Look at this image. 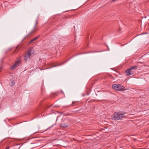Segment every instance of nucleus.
I'll list each match as a JSON object with an SVG mask.
<instances>
[{
  "instance_id": "nucleus-8",
  "label": "nucleus",
  "mask_w": 149,
  "mask_h": 149,
  "mask_svg": "<svg viewBox=\"0 0 149 149\" xmlns=\"http://www.w3.org/2000/svg\"><path fill=\"white\" fill-rule=\"evenodd\" d=\"M61 127L64 128H66L68 127V126L66 123H63L61 125Z\"/></svg>"
},
{
  "instance_id": "nucleus-13",
  "label": "nucleus",
  "mask_w": 149,
  "mask_h": 149,
  "mask_svg": "<svg viewBox=\"0 0 149 149\" xmlns=\"http://www.w3.org/2000/svg\"><path fill=\"white\" fill-rule=\"evenodd\" d=\"M39 36H37V37H36L35 38V39H36V40L38 38H39Z\"/></svg>"
},
{
  "instance_id": "nucleus-3",
  "label": "nucleus",
  "mask_w": 149,
  "mask_h": 149,
  "mask_svg": "<svg viewBox=\"0 0 149 149\" xmlns=\"http://www.w3.org/2000/svg\"><path fill=\"white\" fill-rule=\"evenodd\" d=\"M125 72L127 73L126 75L128 76L133 74L134 73V71L132 70L130 68L127 69L126 70Z\"/></svg>"
},
{
  "instance_id": "nucleus-5",
  "label": "nucleus",
  "mask_w": 149,
  "mask_h": 149,
  "mask_svg": "<svg viewBox=\"0 0 149 149\" xmlns=\"http://www.w3.org/2000/svg\"><path fill=\"white\" fill-rule=\"evenodd\" d=\"M33 51L31 49H30L29 50L27 53L26 54L29 57H31V55L33 54Z\"/></svg>"
},
{
  "instance_id": "nucleus-9",
  "label": "nucleus",
  "mask_w": 149,
  "mask_h": 149,
  "mask_svg": "<svg viewBox=\"0 0 149 149\" xmlns=\"http://www.w3.org/2000/svg\"><path fill=\"white\" fill-rule=\"evenodd\" d=\"M37 24H38L37 21V20H36V24L34 26V28L33 30L32 31V33H33L34 31L36 30L35 29V28H36V26H37Z\"/></svg>"
},
{
  "instance_id": "nucleus-16",
  "label": "nucleus",
  "mask_w": 149,
  "mask_h": 149,
  "mask_svg": "<svg viewBox=\"0 0 149 149\" xmlns=\"http://www.w3.org/2000/svg\"><path fill=\"white\" fill-rule=\"evenodd\" d=\"M9 147H7L6 148V149H9Z\"/></svg>"
},
{
  "instance_id": "nucleus-4",
  "label": "nucleus",
  "mask_w": 149,
  "mask_h": 149,
  "mask_svg": "<svg viewBox=\"0 0 149 149\" xmlns=\"http://www.w3.org/2000/svg\"><path fill=\"white\" fill-rule=\"evenodd\" d=\"M20 61L19 60L18 61H16L14 64L10 68L11 69V70L14 69L15 68L17 67V65H18L20 63Z\"/></svg>"
},
{
  "instance_id": "nucleus-17",
  "label": "nucleus",
  "mask_w": 149,
  "mask_h": 149,
  "mask_svg": "<svg viewBox=\"0 0 149 149\" xmlns=\"http://www.w3.org/2000/svg\"><path fill=\"white\" fill-rule=\"evenodd\" d=\"M82 95L83 96H85V95L84 94H82Z\"/></svg>"
},
{
  "instance_id": "nucleus-7",
  "label": "nucleus",
  "mask_w": 149,
  "mask_h": 149,
  "mask_svg": "<svg viewBox=\"0 0 149 149\" xmlns=\"http://www.w3.org/2000/svg\"><path fill=\"white\" fill-rule=\"evenodd\" d=\"M137 66H134L132 67L130 69H131L132 70H133L135 72V70L137 69Z\"/></svg>"
},
{
  "instance_id": "nucleus-14",
  "label": "nucleus",
  "mask_w": 149,
  "mask_h": 149,
  "mask_svg": "<svg viewBox=\"0 0 149 149\" xmlns=\"http://www.w3.org/2000/svg\"><path fill=\"white\" fill-rule=\"evenodd\" d=\"M54 65L52 67H56L57 66H58V65Z\"/></svg>"
},
{
  "instance_id": "nucleus-6",
  "label": "nucleus",
  "mask_w": 149,
  "mask_h": 149,
  "mask_svg": "<svg viewBox=\"0 0 149 149\" xmlns=\"http://www.w3.org/2000/svg\"><path fill=\"white\" fill-rule=\"evenodd\" d=\"M31 58V57H29L28 56V55L26 54L24 58V60L25 61H27L28 60L30 59Z\"/></svg>"
},
{
  "instance_id": "nucleus-12",
  "label": "nucleus",
  "mask_w": 149,
  "mask_h": 149,
  "mask_svg": "<svg viewBox=\"0 0 149 149\" xmlns=\"http://www.w3.org/2000/svg\"><path fill=\"white\" fill-rule=\"evenodd\" d=\"M36 40V39L34 38L33 39H32L31 41V42H32L33 41H34V40Z\"/></svg>"
},
{
  "instance_id": "nucleus-2",
  "label": "nucleus",
  "mask_w": 149,
  "mask_h": 149,
  "mask_svg": "<svg viewBox=\"0 0 149 149\" xmlns=\"http://www.w3.org/2000/svg\"><path fill=\"white\" fill-rule=\"evenodd\" d=\"M113 88L116 91H121L125 90V87L120 84H114L112 86Z\"/></svg>"
},
{
  "instance_id": "nucleus-10",
  "label": "nucleus",
  "mask_w": 149,
  "mask_h": 149,
  "mask_svg": "<svg viewBox=\"0 0 149 149\" xmlns=\"http://www.w3.org/2000/svg\"><path fill=\"white\" fill-rule=\"evenodd\" d=\"M15 84V82L13 81H11V82H10L9 84V85L11 86H13Z\"/></svg>"
},
{
  "instance_id": "nucleus-11",
  "label": "nucleus",
  "mask_w": 149,
  "mask_h": 149,
  "mask_svg": "<svg viewBox=\"0 0 149 149\" xmlns=\"http://www.w3.org/2000/svg\"><path fill=\"white\" fill-rule=\"evenodd\" d=\"M77 101H73L72 102V104L73 105H76L77 104Z\"/></svg>"
},
{
  "instance_id": "nucleus-1",
  "label": "nucleus",
  "mask_w": 149,
  "mask_h": 149,
  "mask_svg": "<svg viewBox=\"0 0 149 149\" xmlns=\"http://www.w3.org/2000/svg\"><path fill=\"white\" fill-rule=\"evenodd\" d=\"M126 113L122 111L114 113L112 115L111 118L114 120H121L126 117Z\"/></svg>"
},
{
  "instance_id": "nucleus-15",
  "label": "nucleus",
  "mask_w": 149,
  "mask_h": 149,
  "mask_svg": "<svg viewBox=\"0 0 149 149\" xmlns=\"http://www.w3.org/2000/svg\"><path fill=\"white\" fill-rule=\"evenodd\" d=\"M61 92L62 93H63V94H64V93L63 92V91L62 90H61Z\"/></svg>"
}]
</instances>
